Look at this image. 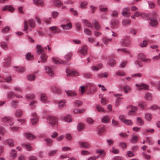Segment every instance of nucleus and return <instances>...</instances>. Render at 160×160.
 I'll return each mask as SVG.
<instances>
[{
  "mask_svg": "<svg viewBox=\"0 0 160 160\" xmlns=\"http://www.w3.org/2000/svg\"><path fill=\"white\" fill-rule=\"evenodd\" d=\"M82 104V102L79 100H77L74 101V105L75 107H79Z\"/></svg>",
  "mask_w": 160,
  "mask_h": 160,
  "instance_id": "obj_27",
  "label": "nucleus"
},
{
  "mask_svg": "<svg viewBox=\"0 0 160 160\" xmlns=\"http://www.w3.org/2000/svg\"><path fill=\"white\" fill-rule=\"evenodd\" d=\"M123 122L127 125H131L132 124V122L130 120L125 119L124 120Z\"/></svg>",
  "mask_w": 160,
  "mask_h": 160,
  "instance_id": "obj_49",
  "label": "nucleus"
},
{
  "mask_svg": "<svg viewBox=\"0 0 160 160\" xmlns=\"http://www.w3.org/2000/svg\"><path fill=\"white\" fill-rule=\"evenodd\" d=\"M146 105V103L144 102L141 101L138 104V106L142 108H145Z\"/></svg>",
  "mask_w": 160,
  "mask_h": 160,
  "instance_id": "obj_46",
  "label": "nucleus"
},
{
  "mask_svg": "<svg viewBox=\"0 0 160 160\" xmlns=\"http://www.w3.org/2000/svg\"><path fill=\"white\" fill-rule=\"evenodd\" d=\"M87 2L84 1L82 2L80 5V7L82 8H84L87 4Z\"/></svg>",
  "mask_w": 160,
  "mask_h": 160,
  "instance_id": "obj_60",
  "label": "nucleus"
},
{
  "mask_svg": "<svg viewBox=\"0 0 160 160\" xmlns=\"http://www.w3.org/2000/svg\"><path fill=\"white\" fill-rule=\"evenodd\" d=\"M52 89L53 92H55L56 93H59L61 92V89L53 87Z\"/></svg>",
  "mask_w": 160,
  "mask_h": 160,
  "instance_id": "obj_50",
  "label": "nucleus"
},
{
  "mask_svg": "<svg viewBox=\"0 0 160 160\" xmlns=\"http://www.w3.org/2000/svg\"><path fill=\"white\" fill-rule=\"evenodd\" d=\"M11 156L13 158H15L17 156V153L16 150L15 149H12L11 152Z\"/></svg>",
  "mask_w": 160,
  "mask_h": 160,
  "instance_id": "obj_58",
  "label": "nucleus"
},
{
  "mask_svg": "<svg viewBox=\"0 0 160 160\" xmlns=\"http://www.w3.org/2000/svg\"><path fill=\"white\" fill-rule=\"evenodd\" d=\"M35 75L30 74L27 76V78L29 81H33L35 80Z\"/></svg>",
  "mask_w": 160,
  "mask_h": 160,
  "instance_id": "obj_54",
  "label": "nucleus"
},
{
  "mask_svg": "<svg viewBox=\"0 0 160 160\" xmlns=\"http://www.w3.org/2000/svg\"><path fill=\"white\" fill-rule=\"evenodd\" d=\"M123 89L124 91V92L125 93H127L130 91L131 88L129 86L126 85L124 87Z\"/></svg>",
  "mask_w": 160,
  "mask_h": 160,
  "instance_id": "obj_48",
  "label": "nucleus"
},
{
  "mask_svg": "<svg viewBox=\"0 0 160 160\" xmlns=\"http://www.w3.org/2000/svg\"><path fill=\"white\" fill-rule=\"evenodd\" d=\"M82 22L83 23L85 24L86 26L89 27H92V24L89 22L86 19L83 20L82 21Z\"/></svg>",
  "mask_w": 160,
  "mask_h": 160,
  "instance_id": "obj_34",
  "label": "nucleus"
},
{
  "mask_svg": "<svg viewBox=\"0 0 160 160\" xmlns=\"http://www.w3.org/2000/svg\"><path fill=\"white\" fill-rule=\"evenodd\" d=\"M94 25L95 28L97 30H99L100 28L101 27L97 21H95L94 23Z\"/></svg>",
  "mask_w": 160,
  "mask_h": 160,
  "instance_id": "obj_38",
  "label": "nucleus"
},
{
  "mask_svg": "<svg viewBox=\"0 0 160 160\" xmlns=\"http://www.w3.org/2000/svg\"><path fill=\"white\" fill-rule=\"evenodd\" d=\"M38 119L36 117L32 118L31 119L32 124L33 125H35L37 123Z\"/></svg>",
  "mask_w": 160,
  "mask_h": 160,
  "instance_id": "obj_36",
  "label": "nucleus"
},
{
  "mask_svg": "<svg viewBox=\"0 0 160 160\" xmlns=\"http://www.w3.org/2000/svg\"><path fill=\"white\" fill-rule=\"evenodd\" d=\"M24 28L23 31H25L26 33H28V31H27V30L28 28V22L26 21H25L24 22Z\"/></svg>",
  "mask_w": 160,
  "mask_h": 160,
  "instance_id": "obj_32",
  "label": "nucleus"
},
{
  "mask_svg": "<svg viewBox=\"0 0 160 160\" xmlns=\"http://www.w3.org/2000/svg\"><path fill=\"white\" fill-rule=\"evenodd\" d=\"M33 2L36 5L43 6H44V3L42 0H33Z\"/></svg>",
  "mask_w": 160,
  "mask_h": 160,
  "instance_id": "obj_13",
  "label": "nucleus"
},
{
  "mask_svg": "<svg viewBox=\"0 0 160 160\" xmlns=\"http://www.w3.org/2000/svg\"><path fill=\"white\" fill-rule=\"evenodd\" d=\"M46 72L50 76L52 77L54 75V72L51 68L48 67H45Z\"/></svg>",
  "mask_w": 160,
  "mask_h": 160,
  "instance_id": "obj_12",
  "label": "nucleus"
},
{
  "mask_svg": "<svg viewBox=\"0 0 160 160\" xmlns=\"http://www.w3.org/2000/svg\"><path fill=\"white\" fill-rule=\"evenodd\" d=\"M44 52V49L41 45H37V52L38 54H41Z\"/></svg>",
  "mask_w": 160,
  "mask_h": 160,
  "instance_id": "obj_20",
  "label": "nucleus"
},
{
  "mask_svg": "<svg viewBox=\"0 0 160 160\" xmlns=\"http://www.w3.org/2000/svg\"><path fill=\"white\" fill-rule=\"evenodd\" d=\"M145 118L147 120L150 121L152 118V117L150 113H147L145 115Z\"/></svg>",
  "mask_w": 160,
  "mask_h": 160,
  "instance_id": "obj_31",
  "label": "nucleus"
},
{
  "mask_svg": "<svg viewBox=\"0 0 160 160\" xmlns=\"http://www.w3.org/2000/svg\"><path fill=\"white\" fill-rule=\"evenodd\" d=\"M70 12L73 15L77 16L78 15V11L73 9V8L70 9Z\"/></svg>",
  "mask_w": 160,
  "mask_h": 160,
  "instance_id": "obj_52",
  "label": "nucleus"
},
{
  "mask_svg": "<svg viewBox=\"0 0 160 160\" xmlns=\"http://www.w3.org/2000/svg\"><path fill=\"white\" fill-rule=\"evenodd\" d=\"M25 136L29 140H32L36 138V136L31 134H26Z\"/></svg>",
  "mask_w": 160,
  "mask_h": 160,
  "instance_id": "obj_26",
  "label": "nucleus"
},
{
  "mask_svg": "<svg viewBox=\"0 0 160 160\" xmlns=\"http://www.w3.org/2000/svg\"><path fill=\"white\" fill-rule=\"evenodd\" d=\"M84 128V125L81 123H80L77 126V128L79 130H81L83 129Z\"/></svg>",
  "mask_w": 160,
  "mask_h": 160,
  "instance_id": "obj_59",
  "label": "nucleus"
},
{
  "mask_svg": "<svg viewBox=\"0 0 160 160\" xmlns=\"http://www.w3.org/2000/svg\"><path fill=\"white\" fill-rule=\"evenodd\" d=\"M12 80L11 77H9L6 79H4L1 81L2 82H5V81L8 83L10 82Z\"/></svg>",
  "mask_w": 160,
  "mask_h": 160,
  "instance_id": "obj_61",
  "label": "nucleus"
},
{
  "mask_svg": "<svg viewBox=\"0 0 160 160\" xmlns=\"http://www.w3.org/2000/svg\"><path fill=\"white\" fill-rule=\"evenodd\" d=\"M14 9L10 6L6 5L2 9V11L8 10L11 12H13L14 11Z\"/></svg>",
  "mask_w": 160,
  "mask_h": 160,
  "instance_id": "obj_14",
  "label": "nucleus"
},
{
  "mask_svg": "<svg viewBox=\"0 0 160 160\" xmlns=\"http://www.w3.org/2000/svg\"><path fill=\"white\" fill-rule=\"evenodd\" d=\"M14 96H15L16 97L18 98H22V96H20V95L18 96L15 94H14L12 92H9L8 93V98H13Z\"/></svg>",
  "mask_w": 160,
  "mask_h": 160,
  "instance_id": "obj_25",
  "label": "nucleus"
},
{
  "mask_svg": "<svg viewBox=\"0 0 160 160\" xmlns=\"http://www.w3.org/2000/svg\"><path fill=\"white\" fill-rule=\"evenodd\" d=\"M52 62L56 64H64L67 65L68 62L65 61H63L61 59L59 60H56L54 58H52Z\"/></svg>",
  "mask_w": 160,
  "mask_h": 160,
  "instance_id": "obj_4",
  "label": "nucleus"
},
{
  "mask_svg": "<svg viewBox=\"0 0 160 160\" xmlns=\"http://www.w3.org/2000/svg\"><path fill=\"white\" fill-rule=\"evenodd\" d=\"M151 21L149 23V24L151 25L152 27H155L158 24V22L156 19L154 17L150 18L149 19Z\"/></svg>",
  "mask_w": 160,
  "mask_h": 160,
  "instance_id": "obj_5",
  "label": "nucleus"
},
{
  "mask_svg": "<svg viewBox=\"0 0 160 160\" xmlns=\"http://www.w3.org/2000/svg\"><path fill=\"white\" fill-rule=\"evenodd\" d=\"M63 30H69L71 29L72 25L71 23H69L66 24L61 25L60 26Z\"/></svg>",
  "mask_w": 160,
  "mask_h": 160,
  "instance_id": "obj_9",
  "label": "nucleus"
},
{
  "mask_svg": "<svg viewBox=\"0 0 160 160\" xmlns=\"http://www.w3.org/2000/svg\"><path fill=\"white\" fill-rule=\"evenodd\" d=\"M6 143L10 147H12L14 146V144L12 140L11 139H8L6 140Z\"/></svg>",
  "mask_w": 160,
  "mask_h": 160,
  "instance_id": "obj_40",
  "label": "nucleus"
},
{
  "mask_svg": "<svg viewBox=\"0 0 160 160\" xmlns=\"http://www.w3.org/2000/svg\"><path fill=\"white\" fill-rule=\"evenodd\" d=\"M10 30V28L9 27L6 26L2 29V32L3 33H5L7 32Z\"/></svg>",
  "mask_w": 160,
  "mask_h": 160,
  "instance_id": "obj_53",
  "label": "nucleus"
},
{
  "mask_svg": "<svg viewBox=\"0 0 160 160\" xmlns=\"http://www.w3.org/2000/svg\"><path fill=\"white\" fill-rule=\"evenodd\" d=\"M53 2L56 7H59L62 5L63 3L59 1V0H53Z\"/></svg>",
  "mask_w": 160,
  "mask_h": 160,
  "instance_id": "obj_28",
  "label": "nucleus"
},
{
  "mask_svg": "<svg viewBox=\"0 0 160 160\" xmlns=\"http://www.w3.org/2000/svg\"><path fill=\"white\" fill-rule=\"evenodd\" d=\"M121 44L122 46H127L130 44V41L128 39H124L121 42Z\"/></svg>",
  "mask_w": 160,
  "mask_h": 160,
  "instance_id": "obj_17",
  "label": "nucleus"
},
{
  "mask_svg": "<svg viewBox=\"0 0 160 160\" xmlns=\"http://www.w3.org/2000/svg\"><path fill=\"white\" fill-rule=\"evenodd\" d=\"M12 118L11 117H5L2 119V121L3 122H8L10 123L9 125H12L13 124V122L12 120Z\"/></svg>",
  "mask_w": 160,
  "mask_h": 160,
  "instance_id": "obj_6",
  "label": "nucleus"
},
{
  "mask_svg": "<svg viewBox=\"0 0 160 160\" xmlns=\"http://www.w3.org/2000/svg\"><path fill=\"white\" fill-rule=\"evenodd\" d=\"M27 150L30 151L32 149V147L30 146V144L28 143L25 145Z\"/></svg>",
  "mask_w": 160,
  "mask_h": 160,
  "instance_id": "obj_62",
  "label": "nucleus"
},
{
  "mask_svg": "<svg viewBox=\"0 0 160 160\" xmlns=\"http://www.w3.org/2000/svg\"><path fill=\"white\" fill-rule=\"evenodd\" d=\"M65 121L68 122H70L72 121V119L70 115H67L64 118Z\"/></svg>",
  "mask_w": 160,
  "mask_h": 160,
  "instance_id": "obj_33",
  "label": "nucleus"
},
{
  "mask_svg": "<svg viewBox=\"0 0 160 160\" xmlns=\"http://www.w3.org/2000/svg\"><path fill=\"white\" fill-rule=\"evenodd\" d=\"M145 98L147 100L151 101L152 100V95L149 92H147L145 96Z\"/></svg>",
  "mask_w": 160,
  "mask_h": 160,
  "instance_id": "obj_22",
  "label": "nucleus"
},
{
  "mask_svg": "<svg viewBox=\"0 0 160 160\" xmlns=\"http://www.w3.org/2000/svg\"><path fill=\"white\" fill-rule=\"evenodd\" d=\"M137 124L140 126H142L144 125V122L142 119L139 117L137 118Z\"/></svg>",
  "mask_w": 160,
  "mask_h": 160,
  "instance_id": "obj_19",
  "label": "nucleus"
},
{
  "mask_svg": "<svg viewBox=\"0 0 160 160\" xmlns=\"http://www.w3.org/2000/svg\"><path fill=\"white\" fill-rule=\"evenodd\" d=\"M85 111L84 109H75L73 110V113L74 114H81L83 113Z\"/></svg>",
  "mask_w": 160,
  "mask_h": 160,
  "instance_id": "obj_18",
  "label": "nucleus"
},
{
  "mask_svg": "<svg viewBox=\"0 0 160 160\" xmlns=\"http://www.w3.org/2000/svg\"><path fill=\"white\" fill-rule=\"evenodd\" d=\"M65 101L64 100H60L58 103L59 105V108L61 109L64 106H65Z\"/></svg>",
  "mask_w": 160,
  "mask_h": 160,
  "instance_id": "obj_37",
  "label": "nucleus"
},
{
  "mask_svg": "<svg viewBox=\"0 0 160 160\" xmlns=\"http://www.w3.org/2000/svg\"><path fill=\"white\" fill-rule=\"evenodd\" d=\"M122 15L126 17L129 16L130 14L129 13V9L128 8H124L122 12Z\"/></svg>",
  "mask_w": 160,
  "mask_h": 160,
  "instance_id": "obj_8",
  "label": "nucleus"
},
{
  "mask_svg": "<svg viewBox=\"0 0 160 160\" xmlns=\"http://www.w3.org/2000/svg\"><path fill=\"white\" fill-rule=\"evenodd\" d=\"M110 120V118L108 116H106L102 117L101 119V121L102 122L106 123L108 122Z\"/></svg>",
  "mask_w": 160,
  "mask_h": 160,
  "instance_id": "obj_24",
  "label": "nucleus"
},
{
  "mask_svg": "<svg viewBox=\"0 0 160 160\" xmlns=\"http://www.w3.org/2000/svg\"><path fill=\"white\" fill-rule=\"evenodd\" d=\"M118 23V21L117 19H112L111 22V25L112 28H114L117 26Z\"/></svg>",
  "mask_w": 160,
  "mask_h": 160,
  "instance_id": "obj_16",
  "label": "nucleus"
},
{
  "mask_svg": "<svg viewBox=\"0 0 160 160\" xmlns=\"http://www.w3.org/2000/svg\"><path fill=\"white\" fill-rule=\"evenodd\" d=\"M44 141L46 142V145L48 146H51L52 145V141L50 139L48 138H45Z\"/></svg>",
  "mask_w": 160,
  "mask_h": 160,
  "instance_id": "obj_35",
  "label": "nucleus"
},
{
  "mask_svg": "<svg viewBox=\"0 0 160 160\" xmlns=\"http://www.w3.org/2000/svg\"><path fill=\"white\" fill-rule=\"evenodd\" d=\"M103 152L104 150L102 149H98L96 151L97 153L101 154L102 157H104L105 156V154L103 153Z\"/></svg>",
  "mask_w": 160,
  "mask_h": 160,
  "instance_id": "obj_64",
  "label": "nucleus"
},
{
  "mask_svg": "<svg viewBox=\"0 0 160 160\" xmlns=\"http://www.w3.org/2000/svg\"><path fill=\"white\" fill-rule=\"evenodd\" d=\"M29 22L31 28H33L35 27V22L34 20L33 19H30L29 21Z\"/></svg>",
  "mask_w": 160,
  "mask_h": 160,
  "instance_id": "obj_29",
  "label": "nucleus"
},
{
  "mask_svg": "<svg viewBox=\"0 0 160 160\" xmlns=\"http://www.w3.org/2000/svg\"><path fill=\"white\" fill-rule=\"evenodd\" d=\"M138 139V137L136 136H133L131 140V142L133 143H135Z\"/></svg>",
  "mask_w": 160,
  "mask_h": 160,
  "instance_id": "obj_45",
  "label": "nucleus"
},
{
  "mask_svg": "<svg viewBox=\"0 0 160 160\" xmlns=\"http://www.w3.org/2000/svg\"><path fill=\"white\" fill-rule=\"evenodd\" d=\"M135 85L139 89L148 90L149 89V86L145 84L142 83L140 84H136Z\"/></svg>",
  "mask_w": 160,
  "mask_h": 160,
  "instance_id": "obj_3",
  "label": "nucleus"
},
{
  "mask_svg": "<svg viewBox=\"0 0 160 160\" xmlns=\"http://www.w3.org/2000/svg\"><path fill=\"white\" fill-rule=\"evenodd\" d=\"M1 47L5 49H8V45L6 42H2L0 43Z\"/></svg>",
  "mask_w": 160,
  "mask_h": 160,
  "instance_id": "obj_43",
  "label": "nucleus"
},
{
  "mask_svg": "<svg viewBox=\"0 0 160 160\" xmlns=\"http://www.w3.org/2000/svg\"><path fill=\"white\" fill-rule=\"evenodd\" d=\"M47 97L44 94H42L41 96V100L44 102H46L47 101Z\"/></svg>",
  "mask_w": 160,
  "mask_h": 160,
  "instance_id": "obj_39",
  "label": "nucleus"
},
{
  "mask_svg": "<svg viewBox=\"0 0 160 160\" xmlns=\"http://www.w3.org/2000/svg\"><path fill=\"white\" fill-rule=\"evenodd\" d=\"M26 58L28 60H31L33 59V56L30 53H28L26 55Z\"/></svg>",
  "mask_w": 160,
  "mask_h": 160,
  "instance_id": "obj_41",
  "label": "nucleus"
},
{
  "mask_svg": "<svg viewBox=\"0 0 160 160\" xmlns=\"http://www.w3.org/2000/svg\"><path fill=\"white\" fill-rule=\"evenodd\" d=\"M111 15L113 17H117L118 15V12L116 10H113L112 11Z\"/></svg>",
  "mask_w": 160,
  "mask_h": 160,
  "instance_id": "obj_56",
  "label": "nucleus"
},
{
  "mask_svg": "<svg viewBox=\"0 0 160 160\" xmlns=\"http://www.w3.org/2000/svg\"><path fill=\"white\" fill-rule=\"evenodd\" d=\"M80 146L85 148H88L90 147L89 144L86 142H80Z\"/></svg>",
  "mask_w": 160,
  "mask_h": 160,
  "instance_id": "obj_21",
  "label": "nucleus"
},
{
  "mask_svg": "<svg viewBox=\"0 0 160 160\" xmlns=\"http://www.w3.org/2000/svg\"><path fill=\"white\" fill-rule=\"evenodd\" d=\"M119 146L121 147L123 149H125L127 147L126 144L123 142L120 143L119 144Z\"/></svg>",
  "mask_w": 160,
  "mask_h": 160,
  "instance_id": "obj_63",
  "label": "nucleus"
},
{
  "mask_svg": "<svg viewBox=\"0 0 160 160\" xmlns=\"http://www.w3.org/2000/svg\"><path fill=\"white\" fill-rule=\"evenodd\" d=\"M116 63V62L113 59H110L108 62V64L111 66H112L115 64Z\"/></svg>",
  "mask_w": 160,
  "mask_h": 160,
  "instance_id": "obj_44",
  "label": "nucleus"
},
{
  "mask_svg": "<svg viewBox=\"0 0 160 160\" xmlns=\"http://www.w3.org/2000/svg\"><path fill=\"white\" fill-rule=\"evenodd\" d=\"M65 92L68 96L74 97L76 96L77 95L76 92L72 91L65 90Z\"/></svg>",
  "mask_w": 160,
  "mask_h": 160,
  "instance_id": "obj_11",
  "label": "nucleus"
},
{
  "mask_svg": "<svg viewBox=\"0 0 160 160\" xmlns=\"http://www.w3.org/2000/svg\"><path fill=\"white\" fill-rule=\"evenodd\" d=\"M98 77L99 78H102V77L107 78L108 77V75L106 72H105L104 73H100L98 75Z\"/></svg>",
  "mask_w": 160,
  "mask_h": 160,
  "instance_id": "obj_51",
  "label": "nucleus"
},
{
  "mask_svg": "<svg viewBox=\"0 0 160 160\" xmlns=\"http://www.w3.org/2000/svg\"><path fill=\"white\" fill-rule=\"evenodd\" d=\"M66 72L67 74V76L69 77L71 76L79 75V73L76 71L73 70L69 69H67L66 70Z\"/></svg>",
  "mask_w": 160,
  "mask_h": 160,
  "instance_id": "obj_2",
  "label": "nucleus"
},
{
  "mask_svg": "<svg viewBox=\"0 0 160 160\" xmlns=\"http://www.w3.org/2000/svg\"><path fill=\"white\" fill-rule=\"evenodd\" d=\"M57 152V150L50 151L48 153V155L49 156H52L56 154Z\"/></svg>",
  "mask_w": 160,
  "mask_h": 160,
  "instance_id": "obj_57",
  "label": "nucleus"
},
{
  "mask_svg": "<svg viewBox=\"0 0 160 160\" xmlns=\"http://www.w3.org/2000/svg\"><path fill=\"white\" fill-rule=\"evenodd\" d=\"M88 48L86 46H83L81 49L79 50V53L83 55H85L87 54Z\"/></svg>",
  "mask_w": 160,
  "mask_h": 160,
  "instance_id": "obj_7",
  "label": "nucleus"
},
{
  "mask_svg": "<svg viewBox=\"0 0 160 160\" xmlns=\"http://www.w3.org/2000/svg\"><path fill=\"white\" fill-rule=\"evenodd\" d=\"M96 108L97 110L99 112H104V108L101 107V106L99 105H96Z\"/></svg>",
  "mask_w": 160,
  "mask_h": 160,
  "instance_id": "obj_30",
  "label": "nucleus"
},
{
  "mask_svg": "<svg viewBox=\"0 0 160 160\" xmlns=\"http://www.w3.org/2000/svg\"><path fill=\"white\" fill-rule=\"evenodd\" d=\"M139 59L142 61L149 62L150 61V59H146L145 55L142 53H141L138 55Z\"/></svg>",
  "mask_w": 160,
  "mask_h": 160,
  "instance_id": "obj_10",
  "label": "nucleus"
},
{
  "mask_svg": "<svg viewBox=\"0 0 160 160\" xmlns=\"http://www.w3.org/2000/svg\"><path fill=\"white\" fill-rule=\"evenodd\" d=\"M48 120L49 123L51 127L57 125L58 121V119L56 117L50 116L48 117Z\"/></svg>",
  "mask_w": 160,
  "mask_h": 160,
  "instance_id": "obj_1",
  "label": "nucleus"
},
{
  "mask_svg": "<svg viewBox=\"0 0 160 160\" xmlns=\"http://www.w3.org/2000/svg\"><path fill=\"white\" fill-rule=\"evenodd\" d=\"M41 61L42 62L45 63L47 62V60L48 58V56L47 55L44 53L42 54L40 57Z\"/></svg>",
  "mask_w": 160,
  "mask_h": 160,
  "instance_id": "obj_23",
  "label": "nucleus"
},
{
  "mask_svg": "<svg viewBox=\"0 0 160 160\" xmlns=\"http://www.w3.org/2000/svg\"><path fill=\"white\" fill-rule=\"evenodd\" d=\"M72 56V53L71 52H68L64 56V58L67 61H70Z\"/></svg>",
  "mask_w": 160,
  "mask_h": 160,
  "instance_id": "obj_15",
  "label": "nucleus"
},
{
  "mask_svg": "<svg viewBox=\"0 0 160 160\" xmlns=\"http://www.w3.org/2000/svg\"><path fill=\"white\" fill-rule=\"evenodd\" d=\"M84 33L87 35L89 36H91L92 35V32L88 29L87 28H85L84 30Z\"/></svg>",
  "mask_w": 160,
  "mask_h": 160,
  "instance_id": "obj_55",
  "label": "nucleus"
},
{
  "mask_svg": "<svg viewBox=\"0 0 160 160\" xmlns=\"http://www.w3.org/2000/svg\"><path fill=\"white\" fill-rule=\"evenodd\" d=\"M22 112L21 109H18L16 112L15 115L17 117H19L22 116Z\"/></svg>",
  "mask_w": 160,
  "mask_h": 160,
  "instance_id": "obj_42",
  "label": "nucleus"
},
{
  "mask_svg": "<svg viewBox=\"0 0 160 160\" xmlns=\"http://www.w3.org/2000/svg\"><path fill=\"white\" fill-rule=\"evenodd\" d=\"M123 25L124 26L129 24L131 23V20L129 19H124L122 21Z\"/></svg>",
  "mask_w": 160,
  "mask_h": 160,
  "instance_id": "obj_47",
  "label": "nucleus"
}]
</instances>
